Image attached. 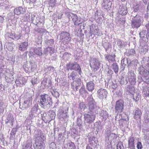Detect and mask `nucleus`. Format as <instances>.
Instances as JSON below:
<instances>
[{
  "label": "nucleus",
  "mask_w": 149,
  "mask_h": 149,
  "mask_svg": "<svg viewBox=\"0 0 149 149\" xmlns=\"http://www.w3.org/2000/svg\"><path fill=\"white\" fill-rule=\"evenodd\" d=\"M87 103L89 111L93 113L85 114L84 115L85 123H91L94 122L95 119V116L94 113L96 114L97 113V107L96 102L91 95L88 97Z\"/></svg>",
  "instance_id": "1"
},
{
  "label": "nucleus",
  "mask_w": 149,
  "mask_h": 149,
  "mask_svg": "<svg viewBox=\"0 0 149 149\" xmlns=\"http://www.w3.org/2000/svg\"><path fill=\"white\" fill-rule=\"evenodd\" d=\"M33 139L35 141L33 145L35 149H44L45 141L46 138L41 131L39 130L35 132Z\"/></svg>",
  "instance_id": "2"
},
{
  "label": "nucleus",
  "mask_w": 149,
  "mask_h": 149,
  "mask_svg": "<svg viewBox=\"0 0 149 149\" xmlns=\"http://www.w3.org/2000/svg\"><path fill=\"white\" fill-rule=\"evenodd\" d=\"M39 104L42 108H50L52 105V98L48 95L44 94L40 97Z\"/></svg>",
  "instance_id": "3"
},
{
  "label": "nucleus",
  "mask_w": 149,
  "mask_h": 149,
  "mask_svg": "<svg viewBox=\"0 0 149 149\" xmlns=\"http://www.w3.org/2000/svg\"><path fill=\"white\" fill-rule=\"evenodd\" d=\"M149 64L147 63L145 66L143 65L142 67L139 69V73L142 76L143 78H144L147 79L146 82H149Z\"/></svg>",
  "instance_id": "4"
},
{
  "label": "nucleus",
  "mask_w": 149,
  "mask_h": 149,
  "mask_svg": "<svg viewBox=\"0 0 149 149\" xmlns=\"http://www.w3.org/2000/svg\"><path fill=\"white\" fill-rule=\"evenodd\" d=\"M133 17L131 20V25L133 28L138 29L141 25V17L139 14H136L135 16L131 15Z\"/></svg>",
  "instance_id": "5"
},
{
  "label": "nucleus",
  "mask_w": 149,
  "mask_h": 149,
  "mask_svg": "<svg viewBox=\"0 0 149 149\" xmlns=\"http://www.w3.org/2000/svg\"><path fill=\"white\" fill-rule=\"evenodd\" d=\"M30 93H27L25 95L26 97L24 99V101L22 105L23 110L28 109L32 105L33 96L32 95H30Z\"/></svg>",
  "instance_id": "6"
},
{
  "label": "nucleus",
  "mask_w": 149,
  "mask_h": 149,
  "mask_svg": "<svg viewBox=\"0 0 149 149\" xmlns=\"http://www.w3.org/2000/svg\"><path fill=\"white\" fill-rule=\"evenodd\" d=\"M59 35L60 40L64 44H68L71 40V38L70 37V34L67 32L63 31L61 32Z\"/></svg>",
  "instance_id": "7"
},
{
  "label": "nucleus",
  "mask_w": 149,
  "mask_h": 149,
  "mask_svg": "<svg viewBox=\"0 0 149 149\" xmlns=\"http://www.w3.org/2000/svg\"><path fill=\"white\" fill-rule=\"evenodd\" d=\"M67 16L69 19H72L74 25L75 26L81 24L83 21L80 17H78L77 15L73 13H68Z\"/></svg>",
  "instance_id": "8"
},
{
  "label": "nucleus",
  "mask_w": 149,
  "mask_h": 149,
  "mask_svg": "<svg viewBox=\"0 0 149 149\" xmlns=\"http://www.w3.org/2000/svg\"><path fill=\"white\" fill-rule=\"evenodd\" d=\"M136 75L134 71L129 70L127 75L126 77L128 82H129L131 85H135L136 83Z\"/></svg>",
  "instance_id": "9"
},
{
  "label": "nucleus",
  "mask_w": 149,
  "mask_h": 149,
  "mask_svg": "<svg viewBox=\"0 0 149 149\" xmlns=\"http://www.w3.org/2000/svg\"><path fill=\"white\" fill-rule=\"evenodd\" d=\"M67 68L68 70H73L78 72L79 74H81V68L77 62L69 63L67 65Z\"/></svg>",
  "instance_id": "10"
},
{
  "label": "nucleus",
  "mask_w": 149,
  "mask_h": 149,
  "mask_svg": "<svg viewBox=\"0 0 149 149\" xmlns=\"http://www.w3.org/2000/svg\"><path fill=\"white\" fill-rule=\"evenodd\" d=\"M40 113V109L39 108L38 104L37 103L31 109L29 113V118H33L37 116Z\"/></svg>",
  "instance_id": "11"
},
{
  "label": "nucleus",
  "mask_w": 149,
  "mask_h": 149,
  "mask_svg": "<svg viewBox=\"0 0 149 149\" xmlns=\"http://www.w3.org/2000/svg\"><path fill=\"white\" fill-rule=\"evenodd\" d=\"M68 107H61L59 110V115L61 118L64 119H67L69 117L68 114Z\"/></svg>",
  "instance_id": "12"
},
{
  "label": "nucleus",
  "mask_w": 149,
  "mask_h": 149,
  "mask_svg": "<svg viewBox=\"0 0 149 149\" xmlns=\"http://www.w3.org/2000/svg\"><path fill=\"white\" fill-rule=\"evenodd\" d=\"M124 102L121 100H118L116 102L115 109L116 112L121 113L124 111Z\"/></svg>",
  "instance_id": "13"
},
{
  "label": "nucleus",
  "mask_w": 149,
  "mask_h": 149,
  "mask_svg": "<svg viewBox=\"0 0 149 149\" xmlns=\"http://www.w3.org/2000/svg\"><path fill=\"white\" fill-rule=\"evenodd\" d=\"M105 135L106 137L108 138V141H109L110 142L112 141L114 142L116 141L117 137V135L115 134L111 133L109 131H107L106 132Z\"/></svg>",
  "instance_id": "14"
},
{
  "label": "nucleus",
  "mask_w": 149,
  "mask_h": 149,
  "mask_svg": "<svg viewBox=\"0 0 149 149\" xmlns=\"http://www.w3.org/2000/svg\"><path fill=\"white\" fill-rule=\"evenodd\" d=\"M90 64L92 65L94 70L96 71L100 67L101 64L97 59L93 58L91 59Z\"/></svg>",
  "instance_id": "15"
},
{
  "label": "nucleus",
  "mask_w": 149,
  "mask_h": 149,
  "mask_svg": "<svg viewBox=\"0 0 149 149\" xmlns=\"http://www.w3.org/2000/svg\"><path fill=\"white\" fill-rule=\"evenodd\" d=\"M97 96L101 99H106L107 94V91L106 89L101 88L97 91Z\"/></svg>",
  "instance_id": "16"
},
{
  "label": "nucleus",
  "mask_w": 149,
  "mask_h": 149,
  "mask_svg": "<svg viewBox=\"0 0 149 149\" xmlns=\"http://www.w3.org/2000/svg\"><path fill=\"white\" fill-rule=\"evenodd\" d=\"M103 17V14L101 10H97L96 11L95 14V19L97 23H100L102 22V17Z\"/></svg>",
  "instance_id": "17"
},
{
  "label": "nucleus",
  "mask_w": 149,
  "mask_h": 149,
  "mask_svg": "<svg viewBox=\"0 0 149 149\" xmlns=\"http://www.w3.org/2000/svg\"><path fill=\"white\" fill-rule=\"evenodd\" d=\"M89 144L94 148H97V146L98 145V141L97 138L94 136H91L88 139Z\"/></svg>",
  "instance_id": "18"
},
{
  "label": "nucleus",
  "mask_w": 149,
  "mask_h": 149,
  "mask_svg": "<svg viewBox=\"0 0 149 149\" xmlns=\"http://www.w3.org/2000/svg\"><path fill=\"white\" fill-rule=\"evenodd\" d=\"M139 36L140 38V41L141 42H148V38L146 30H143L139 33Z\"/></svg>",
  "instance_id": "19"
},
{
  "label": "nucleus",
  "mask_w": 149,
  "mask_h": 149,
  "mask_svg": "<svg viewBox=\"0 0 149 149\" xmlns=\"http://www.w3.org/2000/svg\"><path fill=\"white\" fill-rule=\"evenodd\" d=\"M51 81L48 78H44L41 83V86L43 89L48 88L51 86Z\"/></svg>",
  "instance_id": "20"
},
{
  "label": "nucleus",
  "mask_w": 149,
  "mask_h": 149,
  "mask_svg": "<svg viewBox=\"0 0 149 149\" xmlns=\"http://www.w3.org/2000/svg\"><path fill=\"white\" fill-rule=\"evenodd\" d=\"M26 79L23 77H19L17 78L15 83L17 86H22L26 82Z\"/></svg>",
  "instance_id": "21"
},
{
  "label": "nucleus",
  "mask_w": 149,
  "mask_h": 149,
  "mask_svg": "<svg viewBox=\"0 0 149 149\" xmlns=\"http://www.w3.org/2000/svg\"><path fill=\"white\" fill-rule=\"evenodd\" d=\"M111 5L110 0H103L102 3V7L108 10H110Z\"/></svg>",
  "instance_id": "22"
},
{
  "label": "nucleus",
  "mask_w": 149,
  "mask_h": 149,
  "mask_svg": "<svg viewBox=\"0 0 149 149\" xmlns=\"http://www.w3.org/2000/svg\"><path fill=\"white\" fill-rule=\"evenodd\" d=\"M25 12V9L23 8L21 6L16 8L14 11V14L17 15L23 14Z\"/></svg>",
  "instance_id": "23"
},
{
  "label": "nucleus",
  "mask_w": 149,
  "mask_h": 149,
  "mask_svg": "<svg viewBox=\"0 0 149 149\" xmlns=\"http://www.w3.org/2000/svg\"><path fill=\"white\" fill-rule=\"evenodd\" d=\"M29 43L25 41L19 44V50L21 51L26 50L28 47Z\"/></svg>",
  "instance_id": "24"
},
{
  "label": "nucleus",
  "mask_w": 149,
  "mask_h": 149,
  "mask_svg": "<svg viewBox=\"0 0 149 149\" xmlns=\"http://www.w3.org/2000/svg\"><path fill=\"white\" fill-rule=\"evenodd\" d=\"M147 79L145 78H142V77L141 76H139L138 77L137 82L138 83V86L139 87H141V83L142 84V86L145 85V83H146L147 84H149V82L148 83L146 82Z\"/></svg>",
  "instance_id": "25"
},
{
  "label": "nucleus",
  "mask_w": 149,
  "mask_h": 149,
  "mask_svg": "<svg viewBox=\"0 0 149 149\" xmlns=\"http://www.w3.org/2000/svg\"><path fill=\"white\" fill-rule=\"evenodd\" d=\"M142 93L146 97H149V86L144 85L142 86Z\"/></svg>",
  "instance_id": "26"
},
{
  "label": "nucleus",
  "mask_w": 149,
  "mask_h": 149,
  "mask_svg": "<svg viewBox=\"0 0 149 149\" xmlns=\"http://www.w3.org/2000/svg\"><path fill=\"white\" fill-rule=\"evenodd\" d=\"M14 122V118L13 115L10 113H8L6 120V123H10V125L13 126Z\"/></svg>",
  "instance_id": "27"
},
{
  "label": "nucleus",
  "mask_w": 149,
  "mask_h": 149,
  "mask_svg": "<svg viewBox=\"0 0 149 149\" xmlns=\"http://www.w3.org/2000/svg\"><path fill=\"white\" fill-rule=\"evenodd\" d=\"M127 12V9L125 6H120L118 10V13L119 14L122 15H126Z\"/></svg>",
  "instance_id": "28"
},
{
  "label": "nucleus",
  "mask_w": 149,
  "mask_h": 149,
  "mask_svg": "<svg viewBox=\"0 0 149 149\" xmlns=\"http://www.w3.org/2000/svg\"><path fill=\"white\" fill-rule=\"evenodd\" d=\"M79 93L80 95L83 97H86L88 96V91L85 89V86H82L79 90Z\"/></svg>",
  "instance_id": "29"
},
{
  "label": "nucleus",
  "mask_w": 149,
  "mask_h": 149,
  "mask_svg": "<svg viewBox=\"0 0 149 149\" xmlns=\"http://www.w3.org/2000/svg\"><path fill=\"white\" fill-rule=\"evenodd\" d=\"M115 55H110L107 54L105 55V58L106 61H108L109 63L113 62L115 61Z\"/></svg>",
  "instance_id": "30"
},
{
  "label": "nucleus",
  "mask_w": 149,
  "mask_h": 149,
  "mask_svg": "<svg viewBox=\"0 0 149 149\" xmlns=\"http://www.w3.org/2000/svg\"><path fill=\"white\" fill-rule=\"evenodd\" d=\"M95 84L92 81H90L86 83V88L90 91H92L94 88Z\"/></svg>",
  "instance_id": "31"
},
{
  "label": "nucleus",
  "mask_w": 149,
  "mask_h": 149,
  "mask_svg": "<svg viewBox=\"0 0 149 149\" xmlns=\"http://www.w3.org/2000/svg\"><path fill=\"white\" fill-rule=\"evenodd\" d=\"M142 116V112L141 110L137 108L134 112V118L135 119L138 120L139 119H141Z\"/></svg>",
  "instance_id": "32"
},
{
  "label": "nucleus",
  "mask_w": 149,
  "mask_h": 149,
  "mask_svg": "<svg viewBox=\"0 0 149 149\" xmlns=\"http://www.w3.org/2000/svg\"><path fill=\"white\" fill-rule=\"evenodd\" d=\"M98 29V27L97 25L93 24L90 28V30L94 35H97L98 34V32L99 31Z\"/></svg>",
  "instance_id": "33"
},
{
  "label": "nucleus",
  "mask_w": 149,
  "mask_h": 149,
  "mask_svg": "<svg viewBox=\"0 0 149 149\" xmlns=\"http://www.w3.org/2000/svg\"><path fill=\"white\" fill-rule=\"evenodd\" d=\"M5 79L7 82L11 83L13 81V77L12 74L8 73L5 76Z\"/></svg>",
  "instance_id": "34"
},
{
  "label": "nucleus",
  "mask_w": 149,
  "mask_h": 149,
  "mask_svg": "<svg viewBox=\"0 0 149 149\" xmlns=\"http://www.w3.org/2000/svg\"><path fill=\"white\" fill-rule=\"evenodd\" d=\"M54 48L50 47H48L44 50V53L47 54L49 53L50 55L51 56L54 53Z\"/></svg>",
  "instance_id": "35"
},
{
  "label": "nucleus",
  "mask_w": 149,
  "mask_h": 149,
  "mask_svg": "<svg viewBox=\"0 0 149 149\" xmlns=\"http://www.w3.org/2000/svg\"><path fill=\"white\" fill-rule=\"evenodd\" d=\"M82 115L81 114L77 117V125L79 127L80 129H81L82 128L83 126L82 125V123L83 122L82 120Z\"/></svg>",
  "instance_id": "36"
},
{
  "label": "nucleus",
  "mask_w": 149,
  "mask_h": 149,
  "mask_svg": "<svg viewBox=\"0 0 149 149\" xmlns=\"http://www.w3.org/2000/svg\"><path fill=\"white\" fill-rule=\"evenodd\" d=\"M30 67L31 72L34 71L37 67L36 63L34 61H31L28 63Z\"/></svg>",
  "instance_id": "37"
},
{
  "label": "nucleus",
  "mask_w": 149,
  "mask_h": 149,
  "mask_svg": "<svg viewBox=\"0 0 149 149\" xmlns=\"http://www.w3.org/2000/svg\"><path fill=\"white\" fill-rule=\"evenodd\" d=\"M111 68L114 72L117 74L118 72L119 67L118 64L116 63H113L111 65Z\"/></svg>",
  "instance_id": "38"
},
{
  "label": "nucleus",
  "mask_w": 149,
  "mask_h": 149,
  "mask_svg": "<svg viewBox=\"0 0 149 149\" xmlns=\"http://www.w3.org/2000/svg\"><path fill=\"white\" fill-rule=\"evenodd\" d=\"M13 42H11L10 40L6 43V47L9 50H12L13 49Z\"/></svg>",
  "instance_id": "39"
},
{
  "label": "nucleus",
  "mask_w": 149,
  "mask_h": 149,
  "mask_svg": "<svg viewBox=\"0 0 149 149\" xmlns=\"http://www.w3.org/2000/svg\"><path fill=\"white\" fill-rule=\"evenodd\" d=\"M132 63L134 66L135 69L138 68V71H139V68L142 67V66L141 67V65L138 62V60L136 59L133 60L132 62Z\"/></svg>",
  "instance_id": "40"
},
{
  "label": "nucleus",
  "mask_w": 149,
  "mask_h": 149,
  "mask_svg": "<svg viewBox=\"0 0 149 149\" xmlns=\"http://www.w3.org/2000/svg\"><path fill=\"white\" fill-rule=\"evenodd\" d=\"M37 48L34 49V52L36 55L40 56L42 55V49L41 47H38Z\"/></svg>",
  "instance_id": "41"
},
{
  "label": "nucleus",
  "mask_w": 149,
  "mask_h": 149,
  "mask_svg": "<svg viewBox=\"0 0 149 149\" xmlns=\"http://www.w3.org/2000/svg\"><path fill=\"white\" fill-rule=\"evenodd\" d=\"M17 127L14 128L12 129L10 134V139L13 140L14 138H15V134H16L17 131Z\"/></svg>",
  "instance_id": "42"
},
{
  "label": "nucleus",
  "mask_w": 149,
  "mask_h": 149,
  "mask_svg": "<svg viewBox=\"0 0 149 149\" xmlns=\"http://www.w3.org/2000/svg\"><path fill=\"white\" fill-rule=\"evenodd\" d=\"M47 114L52 120L55 118L56 116L55 112L53 110H49L47 113Z\"/></svg>",
  "instance_id": "43"
},
{
  "label": "nucleus",
  "mask_w": 149,
  "mask_h": 149,
  "mask_svg": "<svg viewBox=\"0 0 149 149\" xmlns=\"http://www.w3.org/2000/svg\"><path fill=\"white\" fill-rule=\"evenodd\" d=\"M121 68L122 70H124L127 65V58H124L121 61Z\"/></svg>",
  "instance_id": "44"
},
{
  "label": "nucleus",
  "mask_w": 149,
  "mask_h": 149,
  "mask_svg": "<svg viewBox=\"0 0 149 149\" xmlns=\"http://www.w3.org/2000/svg\"><path fill=\"white\" fill-rule=\"evenodd\" d=\"M47 1L49 6L52 7H54L56 4V0H47Z\"/></svg>",
  "instance_id": "45"
},
{
  "label": "nucleus",
  "mask_w": 149,
  "mask_h": 149,
  "mask_svg": "<svg viewBox=\"0 0 149 149\" xmlns=\"http://www.w3.org/2000/svg\"><path fill=\"white\" fill-rule=\"evenodd\" d=\"M126 89L130 94H132L135 93V89L134 87L132 86H127Z\"/></svg>",
  "instance_id": "46"
},
{
  "label": "nucleus",
  "mask_w": 149,
  "mask_h": 149,
  "mask_svg": "<svg viewBox=\"0 0 149 149\" xmlns=\"http://www.w3.org/2000/svg\"><path fill=\"white\" fill-rule=\"evenodd\" d=\"M132 95H133V99L136 102L139 101V99L140 95H139L138 93L135 92L134 93L132 94Z\"/></svg>",
  "instance_id": "47"
},
{
  "label": "nucleus",
  "mask_w": 149,
  "mask_h": 149,
  "mask_svg": "<svg viewBox=\"0 0 149 149\" xmlns=\"http://www.w3.org/2000/svg\"><path fill=\"white\" fill-rule=\"evenodd\" d=\"M32 146V142L31 141H27L26 144L23 146V149H31Z\"/></svg>",
  "instance_id": "48"
},
{
  "label": "nucleus",
  "mask_w": 149,
  "mask_h": 149,
  "mask_svg": "<svg viewBox=\"0 0 149 149\" xmlns=\"http://www.w3.org/2000/svg\"><path fill=\"white\" fill-rule=\"evenodd\" d=\"M45 43L48 46H53L54 44V41L53 39L46 40L45 41Z\"/></svg>",
  "instance_id": "49"
},
{
  "label": "nucleus",
  "mask_w": 149,
  "mask_h": 149,
  "mask_svg": "<svg viewBox=\"0 0 149 149\" xmlns=\"http://www.w3.org/2000/svg\"><path fill=\"white\" fill-rule=\"evenodd\" d=\"M71 56V54L67 52L64 53L62 57V58L65 60H68L69 59Z\"/></svg>",
  "instance_id": "50"
},
{
  "label": "nucleus",
  "mask_w": 149,
  "mask_h": 149,
  "mask_svg": "<svg viewBox=\"0 0 149 149\" xmlns=\"http://www.w3.org/2000/svg\"><path fill=\"white\" fill-rule=\"evenodd\" d=\"M23 68L25 72H31L30 67H29L28 63L24 65L23 66Z\"/></svg>",
  "instance_id": "51"
},
{
  "label": "nucleus",
  "mask_w": 149,
  "mask_h": 149,
  "mask_svg": "<svg viewBox=\"0 0 149 149\" xmlns=\"http://www.w3.org/2000/svg\"><path fill=\"white\" fill-rule=\"evenodd\" d=\"M100 116L105 119H107L108 117V115L106 111L102 110L100 113Z\"/></svg>",
  "instance_id": "52"
},
{
  "label": "nucleus",
  "mask_w": 149,
  "mask_h": 149,
  "mask_svg": "<svg viewBox=\"0 0 149 149\" xmlns=\"http://www.w3.org/2000/svg\"><path fill=\"white\" fill-rule=\"evenodd\" d=\"M119 82L121 85L126 84L128 83L127 80L126 79V77L125 79L123 76L121 77Z\"/></svg>",
  "instance_id": "53"
},
{
  "label": "nucleus",
  "mask_w": 149,
  "mask_h": 149,
  "mask_svg": "<svg viewBox=\"0 0 149 149\" xmlns=\"http://www.w3.org/2000/svg\"><path fill=\"white\" fill-rule=\"evenodd\" d=\"M95 126V127L97 128L96 132H97V134L98 131L101 129L102 126L101 125V123L100 122L96 123Z\"/></svg>",
  "instance_id": "54"
},
{
  "label": "nucleus",
  "mask_w": 149,
  "mask_h": 149,
  "mask_svg": "<svg viewBox=\"0 0 149 149\" xmlns=\"http://www.w3.org/2000/svg\"><path fill=\"white\" fill-rule=\"evenodd\" d=\"M4 57L1 56H0V68H4L5 66V62L3 59Z\"/></svg>",
  "instance_id": "55"
},
{
  "label": "nucleus",
  "mask_w": 149,
  "mask_h": 149,
  "mask_svg": "<svg viewBox=\"0 0 149 149\" xmlns=\"http://www.w3.org/2000/svg\"><path fill=\"white\" fill-rule=\"evenodd\" d=\"M42 42V38H40L36 41L35 45L37 47H41V46Z\"/></svg>",
  "instance_id": "56"
},
{
  "label": "nucleus",
  "mask_w": 149,
  "mask_h": 149,
  "mask_svg": "<svg viewBox=\"0 0 149 149\" xmlns=\"http://www.w3.org/2000/svg\"><path fill=\"white\" fill-rule=\"evenodd\" d=\"M103 46L105 49L106 51H107L108 49L111 47V45L109 42L107 41L103 43Z\"/></svg>",
  "instance_id": "57"
},
{
  "label": "nucleus",
  "mask_w": 149,
  "mask_h": 149,
  "mask_svg": "<svg viewBox=\"0 0 149 149\" xmlns=\"http://www.w3.org/2000/svg\"><path fill=\"white\" fill-rule=\"evenodd\" d=\"M51 93L53 96L56 98L58 97L60 95L59 93L56 91V90H53L51 91Z\"/></svg>",
  "instance_id": "58"
},
{
  "label": "nucleus",
  "mask_w": 149,
  "mask_h": 149,
  "mask_svg": "<svg viewBox=\"0 0 149 149\" xmlns=\"http://www.w3.org/2000/svg\"><path fill=\"white\" fill-rule=\"evenodd\" d=\"M108 84V85H109V87L111 88H112L113 89H115L117 87V84L113 83L112 81H111V82H109Z\"/></svg>",
  "instance_id": "59"
},
{
  "label": "nucleus",
  "mask_w": 149,
  "mask_h": 149,
  "mask_svg": "<svg viewBox=\"0 0 149 149\" xmlns=\"http://www.w3.org/2000/svg\"><path fill=\"white\" fill-rule=\"evenodd\" d=\"M68 148V149H74L75 145L74 143L72 142H70L67 144Z\"/></svg>",
  "instance_id": "60"
},
{
  "label": "nucleus",
  "mask_w": 149,
  "mask_h": 149,
  "mask_svg": "<svg viewBox=\"0 0 149 149\" xmlns=\"http://www.w3.org/2000/svg\"><path fill=\"white\" fill-rule=\"evenodd\" d=\"M42 120L45 122V123H49L52 120L51 118H50L49 117V116L48 115V116H47V117L46 118H43Z\"/></svg>",
  "instance_id": "61"
},
{
  "label": "nucleus",
  "mask_w": 149,
  "mask_h": 149,
  "mask_svg": "<svg viewBox=\"0 0 149 149\" xmlns=\"http://www.w3.org/2000/svg\"><path fill=\"white\" fill-rule=\"evenodd\" d=\"M117 43V45L120 48H121L123 47V44L120 40H118L116 41Z\"/></svg>",
  "instance_id": "62"
},
{
  "label": "nucleus",
  "mask_w": 149,
  "mask_h": 149,
  "mask_svg": "<svg viewBox=\"0 0 149 149\" xmlns=\"http://www.w3.org/2000/svg\"><path fill=\"white\" fill-rule=\"evenodd\" d=\"M28 14H25L21 17L20 19L24 21H26L29 19Z\"/></svg>",
  "instance_id": "63"
},
{
  "label": "nucleus",
  "mask_w": 149,
  "mask_h": 149,
  "mask_svg": "<svg viewBox=\"0 0 149 149\" xmlns=\"http://www.w3.org/2000/svg\"><path fill=\"white\" fill-rule=\"evenodd\" d=\"M124 148L123 143L121 141L118 142L117 145V149H124Z\"/></svg>",
  "instance_id": "64"
}]
</instances>
